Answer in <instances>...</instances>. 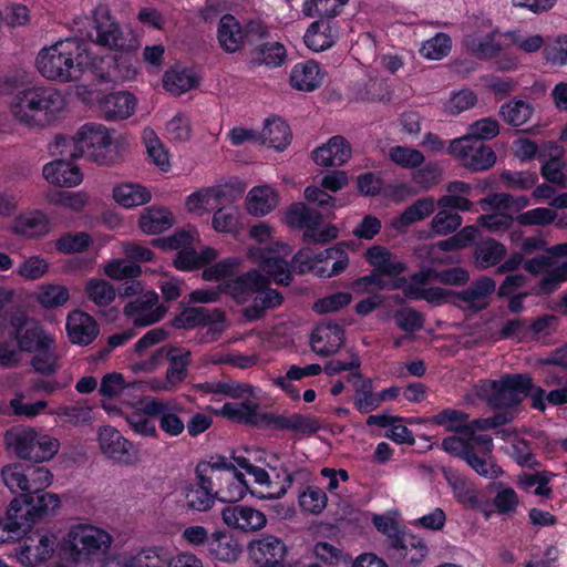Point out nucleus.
Masks as SVG:
<instances>
[{
  "label": "nucleus",
  "instance_id": "56",
  "mask_svg": "<svg viewBox=\"0 0 567 567\" xmlns=\"http://www.w3.org/2000/svg\"><path fill=\"white\" fill-rule=\"evenodd\" d=\"M463 223V218L458 213L450 210H440L432 218L430 227L431 230L440 236H446L456 231Z\"/></svg>",
  "mask_w": 567,
  "mask_h": 567
},
{
  "label": "nucleus",
  "instance_id": "6",
  "mask_svg": "<svg viewBox=\"0 0 567 567\" xmlns=\"http://www.w3.org/2000/svg\"><path fill=\"white\" fill-rule=\"evenodd\" d=\"M4 441L8 447L22 460L42 463L51 460L59 451L60 443L49 435H39L31 427H13L7 431Z\"/></svg>",
  "mask_w": 567,
  "mask_h": 567
},
{
  "label": "nucleus",
  "instance_id": "24",
  "mask_svg": "<svg viewBox=\"0 0 567 567\" xmlns=\"http://www.w3.org/2000/svg\"><path fill=\"white\" fill-rule=\"evenodd\" d=\"M224 320L225 315L219 309L209 310L205 307H188L172 320V326L176 329H194L223 322Z\"/></svg>",
  "mask_w": 567,
  "mask_h": 567
},
{
  "label": "nucleus",
  "instance_id": "32",
  "mask_svg": "<svg viewBox=\"0 0 567 567\" xmlns=\"http://www.w3.org/2000/svg\"><path fill=\"white\" fill-rule=\"evenodd\" d=\"M164 87L174 95H181L199 85V78L192 70L175 66L163 76Z\"/></svg>",
  "mask_w": 567,
  "mask_h": 567
},
{
  "label": "nucleus",
  "instance_id": "35",
  "mask_svg": "<svg viewBox=\"0 0 567 567\" xmlns=\"http://www.w3.org/2000/svg\"><path fill=\"white\" fill-rule=\"evenodd\" d=\"M349 381L353 382L355 388L354 404L361 413H369L379 405V394L372 392V382L364 379L360 372L352 373Z\"/></svg>",
  "mask_w": 567,
  "mask_h": 567
},
{
  "label": "nucleus",
  "instance_id": "39",
  "mask_svg": "<svg viewBox=\"0 0 567 567\" xmlns=\"http://www.w3.org/2000/svg\"><path fill=\"white\" fill-rule=\"evenodd\" d=\"M278 205V194L269 186L252 188L247 196V209L255 216H264Z\"/></svg>",
  "mask_w": 567,
  "mask_h": 567
},
{
  "label": "nucleus",
  "instance_id": "31",
  "mask_svg": "<svg viewBox=\"0 0 567 567\" xmlns=\"http://www.w3.org/2000/svg\"><path fill=\"white\" fill-rule=\"evenodd\" d=\"M166 358L168 360V369L166 371L167 384L176 386L187 377L192 353L186 349L169 347L166 350Z\"/></svg>",
  "mask_w": 567,
  "mask_h": 567
},
{
  "label": "nucleus",
  "instance_id": "10",
  "mask_svg": "<svg viewBox=\"0 0 567 567\" xmlns=\"http://www.w3.org/2000/svg\"><path fill=\"white\" fill-rule=\"evenodd\" d=\"M496 291V281L487 276H481L472 281L465 289L455 290L454 306L471 312L485 310Z\"/></svg>",
  "mask_w": 567,
  "mask_h": 567
},
{
  "label": "nucleus",
  "instance_id": "61",
  "mask_svg": "<svg viewBox=\"0 0 567 567\" xmlns=\"http://www.w3.org/2000/svg\"><path fill=\"white\" fill-rule=\"evenodd\" d=\"M464 461L481 476L486 478H497L502 473V468L486 460V456L477 454L474 446L465 454Z\"/></svg>",
  "mask_w": 567,
  "mask_h": 567
},
{
  "label": "nucleus",
  "instance_id": "53",
  "mask_svg": "<svg viewBox=\"0 0 567 567\" xmlns=\"http://www.w3.org/2000/svg\"><path fill=\"white\" fill-rule=\"evenodd\" d=\"M305 198L308 203L315 205L318 213L322 215L323 219H331L334 217L333 208L337 205V199L327 194L318 186H308L305 189Z\"/></svg>",
  "mask_w": 567,
  "mask_h": 567
},
{
  "label": "nucleus",
  "instance_id": "47",
  "mask_svg": "<svg viewBox=\"0 0 567 567\" xmlns=\"http://www.w3.org/2000/svg\"><path fill=\"white\" fill-rule=\"evenodd\" d=\"M506 247L497 240L489 238L476 248V261L480 269H487L498 265L506 256Z\"/></svg>",
  "mask_w": 567,
  "mask_h": 567
},
{
  "label": "nucleus",
  "instance_id": "49",
  "mask_svg": "<svg viewBox=\"0 0 567 567\" xmlns=\"http://www.w3.org/2000/svg\"><path fill=\"white\" fill-rule=\"evenodd\" d=\"M464 44L480 59H493L502 51L501 44L495 42L494 33L487 34L482 40L476 34H468L464 38Z\"/></svg>",
  "mask_w": 567,
  "mask_h": 567
},
{
  "label": "nucleus",
  "instance_id": "38",
  "mask_svg": "<svg viewBox=\"0 0 567 567\" xmlns=\"http://www.w3.org/2000/svg\"><path fill=\"white\" fill-rule=\"evenodd\" d=\"M225 197L226 193L220 187L205 188L192 194L186 206L189 212L203 214L217 208Z\"/></svg>",
  "mask_w": 567,
  "mask_h": 567
},
{
  "label": "nucleus",
  "instance_id": "34",
  "mask_svg": "<svg viewBox=\"0 0 567 567\" xmlns=\"http://www.w3.org/2000/svg\"><path fill=\"white\" fill-rule=\"evenodd\" d=\"M258 409L259 405L251 401L243 403H225L221 409V415L239 423L250 425H260L265 423L267 425V420L264 419V414L258 413Z\"/></svg>",
  "mask_w": 567,
  "mask_h": 567
},
{
  "label": "nucleus",
  "instance_id": "50",
  "mask_svg": "<svg viewBox=\"0 0 567 567\" xmlns=\"http://www.w3.org/2000/svg\"><path fill=\"white\" fill-rule=\"evenodd\" d=\"M533 112L534 110L528 103L514 100L502 105L499 115L507 124L518 127L530 120Z\"/></svg>",
  "mask_w": 567,
  "mask_h": 567
},
{
  "label": "nucleus",
  "instance_id": "64",
  "mask_svg": "<svg viewBox=\"0 0 567 567\" xmlns=\"http://www.w3.org/2000/svg\"><path fill=\"white\" fill-rule=\"evenodd\" d=\"M104 272L107 277L115 280L133 279L141 276L142 268L127 260L117 259L105 265Z\"/></svg>",
  "mask_w": 567,
  "mask_h": 567
},
{
  "label": "nucleus",
  "instance_id": "4",
  "mask_svg": "<svg viewBox=\"0 0 567 567\" xmlns=\"http://www.w3.org/2000/svg\"><path fill=\"white\" fill-rule=\"evenodd\" d=\"M113 544L106 530L91 524H76L70 527L64 539V551L75 563H86L105 555Z\"/></svg>",
  "mask_w": 567,
  "mask_h": 567
},
{
  "label": "nucleus",
  "instance_id": "3",
  "mask_svg": "<svg viewBox=\"0 0 567 567\" xmlns=\"http://www.w3.org/2000/svg\"><path fill=\"white\" fill-rule=\"evenodd\" d=\"M55 144L62 147L60 154L84 156L99 165H110L118 158L109 130L101 124H85L72 137L56 136Z\"/></svg>",
  "mask_w": 567,
  "mask_h": 567
},
{
  "label": "nucleus",
  "instance_id": "59",
  "mask_svg": "<svg viewBox=\"0 0 567 567\" xmlns=\"http://www.w3.org/2000/svg\"><path fill=\"white\" fill-rule=\"evenodd\" d=\"M348 0H306L303 13L307 17L333 18Z\"/></svg>",
  "mask_w": 567,
  "mask_h": 567
},
{
  "label": "nucleus",
  "instance_id": "19",
  "mask_svg": "<svg viewBox=\"0 0 567 567\" xmlns=\"http://www.w3.org/2000/svg\"><path fill=\"white\" fill-rule=\"evenodd\" d=\"M55 538L48 535L28 537L18 553V558L24 566H35L50 559L54 553Z\"/></svg>",
  "mask_w": 567,
  "mask_h": 567
},
{
  "label": "nucleus",
  "instance_id": "51",
  "mask_svg": "<svg viewBox=\"0 0 567 567\" xmlns=\"http://www.w3.org/2000/svg\"><path fill=\"white\" fill-rule=\"evenodd\" d=\"M208 545L210 554L221 561L236 560L240 553L233 538L223 533L213 534Z\"/></svg>",
  "mask_w": 567,
  "mask_h": 567
},
{
  "label": "nucleus",
  "instance_id": "42",
  "mask_svg": "<svg viewBox=\"0 0 567 567\" xmlns=\"http://www.w3.org/2000/svg\"><path fill=\"white\" fill-rule=\"evenodd\" d=\"M13 230L20 236L34 238L49 231V223L42 213L32 212L16 218Z\"/></svg>",
  "mask_w": 567,
  "mask_h": 567
},
{
  "label": "nucleus",
  "instance_id": "15",
  "mask_svg": "<svg viewBox=\"0 0 567 567\" xmlns=\"http://www.w3.org/2000/svg\"><path fill=\"white\" fill-rule=\"evenodd\" d=\"M310 342L316 353L322 357H330L344 346V330L338 323L322 321L312 331Z\"/></svg>",
  "mask_w": 567,
  "mask_h": 567
},
{
  "label": "nucleus",
  "instance_id": "43",
  "mask_svg": "<svg viewBox=\"0 0 567 567\" xmlns=\"http://www.w3.org/2000/svg\"><path fill=\"white\" fill-rule=\"evenodd\" d=\"M113 196L118 204L127 208L144 205L152 198L151 192L146 187L132 183L116 186Z\"/></svg>",
  "mask_w": 567,
  "mask_h": 567
},
{
  "label": "nucleus",
  "instance_id": "28",
  "mask_svg": "<svg viewBox=\"0 0 567 567\" xmlns=\"http://www.w3.org/2000/svg\"><path fill=\"white\" fill-rule=\"evenodd\" d=\"M247 488L244 474L235 470V472L219 475L215 496L221 502L233 503L240 501L245 496Z\"/></svg>",
  "mask_w": 567,
  "mask_h": 567
},
{
  "label": "nucleus",
  "instance_id": "16",
  "mask_svg": "<svg viewBox=\"0 0 567 567\" xmlns=\"http://www.w3.org/2000/svg\"><path fill=\"white\" fill-rule=\"evenodd\" d=\"M248 553L251 559L257 564L267 566L268 564L282 563L288 548L279 537L274 535H264L248 544Z\"/></svg>",
  "mask_w": 567,
  "mask_h": 567
},
{
  "label": "nucleus",
  "instance_id": "40",
  "mask_svg": "<svg viewBox=\"0 0 567 567\" xmlns=\"http://www.w3.org/2000/svg\"><path fill=\"white\" fill-rule=\"evenodd\" d=\"M323 218L317 208L305 203L292 204L286 213V223L293 228L307 229L310 226H319Z\"/></svg>",
  "mask_w": 567,
  "mask_h": 567
},
{
  "label": "nucleus",
  "instance_id": "26",
  "mask_svg": "<svg viewBox=\"0 0 567 567\" xmlns=\"http://www.w3.org/2000/svg\"><path fill=\"white\" fill-rule=\"evenodd\" d=\"M43 176L49 183L61 187L76 186L83 179L80 168L64 159H55L44 165Z\"/></svg>",
  "mask_w": 567,
  "mask_h": 567
},
{
  "label": "nucleus",
  "instance_id": "54",
  "mask_svg": "<svg viewBox=\"0 0 567 567\" xmlns=\"http://www.w3.org/2000/svg\"><path fill=\"white\" fill-rule=\"evenodd\" d=\"M477 103V95L470 89L453 92L443 104V111L449 115H458L472 109Z\"/></svg>",
  "mask_w": 567,
  "mask_h": 567
},
{
  "label": "nucleus",
  "instance_id": "36",
  "mask_svg": "<svg viewBox=\"0 0 567 567\" xmlns=\"http://www.w3.org/2000/svg\"><path fill=\"white\" fill-rule=\"evenodd\" d=\"M140 227L146 234H159L174 225V217L164 207H148L140 217Z\"/></svg>",
  "mask_w": 567,
  "mask_h": 567
},
{
  "label": "nucleus",
  "instance_id": "62",
  "mask_svg": "<svg viewBox=\"0 0 567 567\" xmlns=\"http://www.w3.org/2000/svg\"><path fill=\"white\" fill-rule=\"evenodd\" d=\"M69 298V290L64 286L59 285H49L42 287L38 295V301L44 308L61 307L68 302Z\"/></svg>",
  "mask_w": 567,
  "mask_h": 567
},
{
  "label": "nucleus",
  "instance_id": "60",
  "mask_svg": "<svg viewBox=\"0 0 567 567\" xmlns=\"http://www.w3.org/2000/svg\"><path fill=\"white\" fill-rule=\"evenodd\" d=\"M389 157L395 164L404 168H414L421 166L425 157L419 150L405 146H394L389 152Z\"/></svg>",
  "mask_w": 567,
  "mask_h": 567
},
{
  "label": "nucleus",
  "instance_id": "17",
  "mask_svg": "<svg viewBox=\"0 0 567 567\" xmlns=\"http://www.w3.org/2000/svg\"><path fill=\"white\" fill-rule=\"evenodd\" d=\"M102 116L107 121L128 118L136 109V99L127 91L114 92L99 101Z\"/></svg>",
  "mask_w": 567,
  "mask_h": 567
},
{
  "label": "nucleus",
  "instance_id": "46",
  "mask_svg": "<svg viewBox=\"0 0 567 567\" xmlns=\"http://www.w3.org/2000/svg\"><path fill=\"white\" fill-rule=\"evenodd\" d=\"M84 293L95 306L102 308L111 305L116 297L115 288L101 278H92L85 284Z\"/></svg>",
  "mask_w": 567,
  "mask_h": 567
},
{
  "label": "nucleus",
  "instance_id": "30",
  "mask_svg": "<svg viewBox=\"0 0 567 567\" xmlns=\"http://www.w3.org/2000/svg\"><path fill=\"white\" fill-rule=\"evenodd\" d=\"M368 262L377 270L386 276H398L405 271L406 267L403 262L396 259L392 252L379 245L370 247L365 252Z\"/></svg>",
  "mask_w": 567,
  "mask_h": 567
},
{
  "label": "nucleus",
  "instance_id": "48",
  "mask_svg": "<svg viewBox=\"0 0 567 567\" xmlns=\"http://www.w3.org/2000/svg\"><path fill=\"white\" fill-rule=\"evenodd\" d=\"M286 49L279 42H268L256 47L252 50V62L255 64H266L279 66L286 59Z\"/></svg>",
  "mask_w": 567,
  "mask_h": 567
},
{
  "label": "nucleus",
  "instance_id": "63",
  "mask_svg": "<svg viewBox=\"0 0 567 567\" xmlns=\"http://www.w3.org/2000/svg\"><path fill=\"white\" fill-rule=\"evenodd\" d=\"M451 50V38L445 33H437L427 40L421 48V54L430 60H440Z\"/></svg>",
  "mask_w": 567,
  "mask_h": 567
},
{
  "label": "nucleus",
  "instance_id": "37",
  "mask_svg": "<svg viewBox=\"0 0 567 567\" xmlns=\"http://www.w3.org/2000/svg\"><path fill=\"white\" fill-rule=\"evenodd\" d=\"M244 33L239 22L231 16L221 17L218 24V41L227 52H236L243 44Z\"/></svg>",
  "mask_w": 567,
  "mask_h": 567
},
{
  "label": "nucleus",
  "instance_id": "12",
  "mask_svg": "<svg viewBox=\"0 0 567 567\" xmlns=\"http://www.w3.org/2000/svg\"><path fill=\"white\" fill-rule=\"evenodd\" d=\"M158 300L159 297L155 291H147L141 298L127 303L124 307V315L136 327H146L158 322L168 310L166 306L158 305Z\"/></svg>",
  "mask_w": 567,
  "mask_h": 567
},
{
  "label": "nucleus",
  "instance_id": "14",
  "mask_svg": "<svg viewBox=\"0 0 567 567\" xmlns=\"http://www.w3.org/2000/svg\"><path fill=\"white\" fill-rule=\"evenodd\" d=\"M97 440L102 453L107 457L125 464H133L137 461V450L115 427H101Z\"/></svg>",
  "mask_w": 567,
  "mask_h": 567
},
{
  "label": "nucleus",
  "instance_id": "7",
  "mask_svg": "<svg viewBox=\"0 0 567 567\" xmlns=\"http://www.w3.org/2000/svg\"><path fill=\"white\" fill-rule=\"evenodd\" d=\"M94 41L112 50L128 51L136 48V40L125 34L118 22L112 17L107 6H97L92 13Z\"/></svg>",
  "mask_w": 567,
  "mask_h": 567
},
{
  "label": "nucleus",
  "instance_id": "45",
  "mask_svg": "<svg viewBox=\"0 0 567 567\" xmlns=\"http://www.w3.org/2000/svg\"><path fill=\"white\" fill-rule=\"evenodd\" d=\"M435 210V200L433 197H424L415 200L408 206L396 220L398 227H409L431 216Z\"/></svg>",
  "mask_w": 567,
  "mask_h": 567
},
{
  "label": "nucleus",
  "instance_id": "22",
  "mask_svg": "<svg viewBox=\"0 0 567 567\" xmlns=\"http://www.w3.org/2000/svg\"><path fill=\"white\" fill-rule=\"evenodd\" d=\"M221 515L225 524L244 532L261 529L267 523L264 513L246 506L227 507L223 511Z\"/></svg>",
  "mask_w": 567,
  "mask_h": 567
},
{
  "label": "nucleus",
  "instance_id": "13",
  "mask_svg": "<svg viewBox=\"0 0 567 567\" xmlns=\"http://www.w3.org/2000/svg\"><path fill=\"white\" fill-rule=\"evenodd\" d=\"M266 285H270L269 279L254 269L240 276L224 279L221 291L229 295L236 302L245 303Z\"/></svg>",
  "mask_w": 567,
  "mask_h": 567
},
{
  "label": "nucleus",
  "instance_id": "58",
  "mask_svg": "<svg viewBox=\"0 0 567 567\" xmlns=\"http://www.w3.org/2000/svg\"><path fill=\"white\" fill-rule=\"evenodd\" d=\"M87 233L64 234L55 241V248L62 254H80L92 245Z\"/></svg>",
  "mask_w": 567,
  "mask_h": 567
},
{
  "label": "nucleus",
  "instance_id": "9",
  "mask_svg": "<svg viewBox=\"0 0 567 567\" xmlns=\"http://www.w3.org/2000/svg\"><path fill=\"white\" fill-rule=\"evenodd\" d=\"M13 336L21 351L34 352L43 348H50L54 340L43 327L24 313H18L11 318Z\"/></svg>",
  "mask_w": 567,
  "mask_h": 567
},
{
  "label": "nucleus",
  "instance_id": "33",
  "mask_svg": "<svg viewBox=\"0 0 567 567\" xmlns=\"http://www.w3.org/2000/svg\"><path fill=\"white\" fill-rule=\"evenodd\" d=\"M18 505L19 499L11 501L8 517L0 520V544L18 539L30 529V524L22 520V516L20 515L23 508Z\"/></svg>",
  "mask_w": 567,
  "mask_h": 567
},
{
  "label": "nucleus",
  "instance_id": "57",
  "mask_svg": "<svg viewBox=\"0 0 567 567\" xmlns=\"http://www.w3.org/2000/svg\"><path fill=\"white\" fill-rule=\"evenodd\" d=\"M393 319L398 328L408 333L423 329L425 322L424 315L411 307L395 310Z\"/></svg>",
  "mask_w": 567,
  "mask_h": 567
},
{
  "label": "nucleus",
  "instance_id": "2",
  "mask_svg": "<svg viewBox=\"0 0 567 567\" xmlns=\"http://www.w3.org/2000/svg\"><path fill=\"white\" fill-rule=\"evenodd\" d=\"M63 109L62 95L51 86H29L18 90L10 103L12 117L28 127L51 125Z\"/></svg>",
  "mask_w": 567,
  "mask_h": 567
},
{
  "label": "nucleus",
  "instance_id": "29",
  "mask_svg": "<svg viewBox=\"0 0 567 567\" xmlns=\"http://www.w3.org/2000/svg\"><path fill=\"white\" fill-rule=\"evenodd\" d=\"M259 138L262 144L284 151L291 142L292 133L282 118L274 116L266 120Z\"/></svg>",
  "mask_w": 567,
  "mask_h": 567
},
{
  "label": "nucleus",
  "instance_id": "44",
  "mask_svg": "<svg viewBox=\"0 0 567 567\" xmlns=\"http://www.w3.org/2000/svg\"><path fill=\"white\" fill-rule=\"evenodd\" d=\"M260 267L268 274L276 284L282 286H289L292 280L291 266L280 256L267 252L262 255L260 260Z\"/></svg>",
  "mask_w": 567,
  "mask_h": 567
},
{
  "label": "nucleus",
  "instance_id": "11",
  "mask_svg": "<svg viewBox=\"0 0 567 567\" xmlns=\"http://www.w3.org/2000/svg\"><path fill=\"white\" fill-rule=\"evenodd\" d=\"M18 499V506L23 508L20 512L22 520L28 522L30 527L35 522L53 515L60 507L59 496L45 491L23 493Z\"/></svg>",
  "mask_w": 567,
  "mask_h": 567
},
{
  "label": "nucleus",
  "instance_id": "55",
  "mask_svg": "<svg viewBox=\"0 0 567 567\" xmlns=\"http://www.w3.org/2000/svg\"><path fill=\"white\" fill-rule=\"evenodd\" d=\"M37 352L38 353L33 355L30 361L34 371L45 377L55 374L60 369V357L52 346L50 348L38 350Z\"/></svg>",
  "mask_w": 567,
  "mask_h": 567
},
{
  "label": "nucleus",
  "instance_id": "41",
  "mask_svg": "<svg viewBox=\"0 0 567 567\" xmlns=\"http://www.w3.org/2000/svg\"><path fill=\"white\" fill-rule=\"evenodd\" d=\"M319 66L315 62L297 64L290 74V84L293 89L311 92L320 84Z\"/></svg>",
  "mask_w": 567,
  "mask_h": 567
},
{
  "label": "nucleus",
  "instance_id": "52",
  "mask_svg": "<svg viewBox=\"0 0 567 567\" xmlns=\"http://www.w3.org/2000/svg\"><path fill=\"white\" fill-rule=\"evenodd\" d=\"M328 31H330V27L327 22H313L305 34L306 45L316 52L330 48L333 44L334 39L332 34L328 33Z\"/></svg>",
  "mask_w": 567,
  "mask_h": 567
},
{
  "label": "nucleus",
  "instance_id": "27",
  "mask_svg": "<svg viewBox=\"0 0 567 567\" xmlns=\"http://www.w3.org/2000/svg\"><path fill=\"white\" fill-rule=\"evenodd\" d=\"M146 414L159 419L161 429L172 435L177 436L183 433L184 422L172 411L169 404L163 400H152L144 404Z\"/></svg>",
  "mask_w": 567,
  "mask_h": 567
},
{
  "label": "nucleus",
  "instance_id": "1",
  "mask_svg": "<svg viewBox=\"0 0 567 567\" xmlns=\"http://www.w3.org/2000/svg\"><path fill=\"white\" fill-rule=\"evenodd\" d=\"M103 59H93L84 43L76 39L56 42L40 51L37 58L39 72L48 80L61 83L78 81Z\"/></svg>",
  "mask_w": 567,
  "mask_h": 567
},
{
  "label": "nucleus",
  "instance_id": "5",
  "mask_svg": "<svg viewBox=\"0 0 567 567\" xmlns=\"http://www.w3.org/2000/svg\"><path fill=\"white\" fill-rule=\"evenodd\" d=\"M533 389L529 374H505L499 380H481L476 393L493 408H512L519 404Z\"/></svg>",
  "mask_w": 567,
  "mask_h": 567
},
{
  "label": "nucleus",
  "instance_id": "20",
  "mask_svg": "<svg viewBox=\"0 0 567 567\" xmlns=\"http://www.w3.org/2000/svg\"><path fill=\"white\" fill-rule=\"evenodd\" d=\"M66 330L71 342L80 346L92 343L100 332L95 319L83 311H73L69 315Z\"/></svg>",
  "mask_w": 567,
  "mask_h": 567
},
{
  "label": "nucleus",
  "instance_id": "25",
  "mask_svg": "<svg viewBox=\"0 0 567 567\" xmlns=\"http://www.w3.org/2000/svg\"><path fill=\"white\" fill-rule=\"evenodd\" d=\"M252 303L241 310L247 321H256L265 317L267 310L278 308L284 302L280 291L272 289L269 285L256 291Z\"/></svg>",
  "mask_w": 567,
  "mask_h": 567
},
{
  "label": "nucleus",
  "instance_id": "23",
  "mask_svg": "<svg viewBox=\"0 0 567 567\" xmlns=\"http://www.w3.org/2000/svg\"><path fill=\"white\" fill-rule=\"evenodd\" d=\"M389 550V557L396 561H406L410 565H419L427 555L425 542L414 535L393 539Z\"/></svg>",
  "mask_w": 567,
  "mask_h": 567
},
{
  "label": "nucleus",
  "instance_id": "8",
  "mask_svg": "<svg viewBox=\"0 0 567 567\" xmlns=\"http://www.w3.org/2000/svg\"><path fill=\"white\" fill-rule=\"evenodd\" d=\"M449 153L460 159L461 164L474 172L489 169L496 163L493 148L473 136H462L451 142Z\"/></svg>",
  "mask_w": 567,
  "mask_h": 567
},
{
  "label": "nucleus",
  "instance_id": "21",
  "mask_svg": "<svg viewBox=\"0 0 567 567\" xmlns=\"http://www.w3.org/2000/svg\"><path fill=\"white\" fill-rule=\"evenodd\" d=\"M264 419L267 420V425H272L277 430H289L306 436L315 434L320 429L318 419L299 413L290 415L266 413Z\"/></svg>",
  "mask_w": 567,
  "mask_h": 567
},
{
  "label": "nucleus",
  "instance_id": "18",
  "mask_svg": "<svg viewBox=\"0 0 567 567\" xmlns=\"http://www.w3.org/2000/svg\"><path fill=\"white\" fill-rule=\"evenodd\" d=\"M352 155L349 142L341 135L331 137L327 144L316 148L312 153L313 161L323 167L341 166Z\"/></svg>",
  "mask_w": 567,
  "mask_h": 567
}]
</instances>
